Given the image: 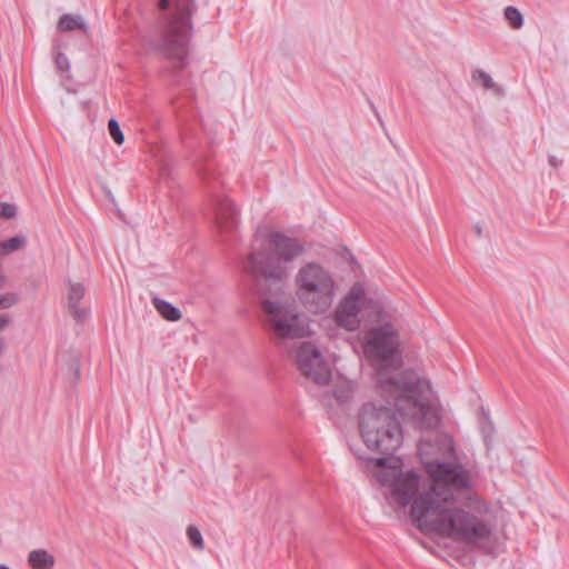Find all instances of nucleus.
<instances>
[{"label":"nucleus","mask_w":569,"mask_h":569,"mask_svg":"<svg viewBox=\"0 0 569 569\" xmlns=\"http://www.w3.org/2000/svg\"><path fill=\"white\" fill-rule=\"evenodd\" d=\"M157 311L168 321H178L181 319L182 313L172 303L160 298H153L152 300Z\"/></svg>","instance_id":"15"},{"label":"nucleus","mask_w":569,"mask_h":569,"mask_svg":"<svg viewBox=\"0 0 569 569\" xmlns=\"http://www.w3.org/2000/svg\"><path fill=\"white\" fill-rule=\"evenodd\" d=\"M475 229H476V233L480 237L482 234V228L477 223Z\"/></svg>","instance_id":"34"},{"label":"nucleus","mask_w":569,"mask_h":569,"mask_svg":"<svg viewBox=\"0 0 569 569\" xmlns=\"http://www.w3.org/2000/svg\"><path fill=\"white\" fill-rule=\"evenodd\" d=\"M160 39L154 49L174 67L182 68L193 32L192 16L197 11L196 0H159Z\"/></svg>","instance_id":"3"},{"label":"nucleus","mask_w":569,"mask_h":569,"mask_svg":"<svg viewBox=\"0 0 569 569\" xmlns=\"http://www.w3.org/2000/svg\"><path fill=\"white\" fill-rule=\"evenodd\" d=\"M24 236H14L0 242V256H7L12 251L22 249L26 246Z\"/></svg>","instance_id":"18"},{"label":"nucleus","mask_w":569,"mask_h":569,"mask_svg":"<svg viewBox=\"0 0 569 569\" xmlns=\"http://www.w3.org/2000/svg\"><path fill=\"white\" fill-rule=\"evenodd\" d=\"M379 393L388 403H392L402 417L417 420L422 428L432 429L438 423L435 409L423 400L425 386L428 382L412 370H405L397 379L379 373Z\"/></svg>","instance_id":"4"},{"label":"nucleus","mask_w":569,"mask_h":569,"mask_svg":"<svg viewBox=\"0 0 569 569\" xmlns=\"http://www.w3.org/2000/svg\"><path fill=\"white\" fill-rule=\"evenodd\" d=\"M365 298V290L360 284L352 286L350 292L339 302L335 311V321L338 327L355 331L360 327V305Z\"/></svg>","instance_id":"12"},{"label":"nucleus","mask_w":569,"mask_h":569,"mask_svg":"<svg viewBox=\"0 0 569 569\" xmlns=\"http://www.w3.org/2000/svg\"><path fill=\"white\" fill-rule=\"evenodd\" d=\"M453 492L437 486L422 492L411 505L410 517L418 529L466 543L488 540L491 526L481 517L455 507Z\"/></svg>","instance_id":"1"},{"label":"nucleus","mask_w":569,"mask_h":569,"mask_svg":"<svg viewBox=\"0 0 569 569\" xmlns=\"http://www.w3.org/2000/svg\"><path fill=\"white\" fill-rule=\"evenodd\" d=\"M108 130H109V134L111 136V138L114 140V142L117 144H122L123 141H124V134L120 128V124L118 122V120L116 119H110L108 121Z\"/></svg>","instance_id":"23"},{"label":"nucleus","mask_w":569,"mask_h":569,"mask_svg":"<svg viewBox=\"0 0 569 569\" xmlns=\"http://www.w3.org/2000/svg\"><path fill=\"white\" fill-rule=\"evenodd\" d=\"M548 161L553 168H558L561 164V160H558L555 156H549Z\"/></svg>","instance_id":"32"},{"label":"nucleus","mask_w":569,"mask_h":569,"mask_svg":"<svg viewBox=\"0 0 569 569\" xmlns=\"http://www.w3.org/2000/svg\"><path fill=\"white\" fill-rule=\"evenodd\" d=\"M297 297L312 313L327 312L335 300L337 286L331 273L321 264L308 262L296 274Z\"/></svg>","instance_id":"6"},{"label":"nucleus","mask_w":569,"mask_h":569,"mask_svg":"<svg viewBox=\"0 0 569 569\" xmlns=\"http://www.w3.org/2000/svg\"><path fill=\"white\" fill-rule=\"evenodd\" d=\"M397 331L390 323L371 330L367 348L377 361L376 376L377 388L379 389V373L383 372L389 379H397L400 375H390V370L397 369L401 361L398 355Z\"/></svg>","instance_id":"8"},{"label":"nucleus","mask_w":569,"mask_h":569,"mask_svg":"<svg viewBox=\"0 0 569 569\" xmlns=\"http://www.w3.org/2000/svg\"><path fill=\"white\" fill-rule=\"evenodd\" d=\"M17 214V208L12 203L2 202L0 203V217L11 219Z\"/></svg>","instance_id":"26"},{"label":"nucleus","mask_w":569,"mask_h":569,"mask_svg":"<svg viewBox=\"0 0 569 569\" xmlns=\"http://www.w3.org/2000/svg\"><path fill=\"white\" fill-rule=\"evenodd\" d=\"M187 536L194 548L198 550H202L204 548L202 533L196 526H189L187 528Z\"/></svg>","instance_id":"22"},{"label":"nucleus","mask_w":569,"mask_h":569,"mask_svg":"<svg viewBox=\"0 0 569 569\" xmlns=\"http://www.w3.org/2000/svg\"><path fill=\"white\" fill-rule=\"evenodd\" d=\"M296 361L302 375L315 383L326 385L331 379L330 365L315 345L302 342L297 350Z\"/></svg>","instance_id":"10"},{"label":"nucleus","mask_w":569,"mask_h":569,"mask_svg":"<svg viewBox=\"0 0 569 569\" xmlns=\"http://www.w3.org/2000/svg\"><path fill=\"white\" fill-rule=\"evenodd\" d=\"M333 397L338 400V402H345L349 398L348 391L343 389H336L333 391Z\"/></svg>","instance_id":"30"},{"label":"nucleus","mask_w":569,"mask_h":569,"mask_svg":"<svg viewBox=\"0 0 569 569\" xmlns=\"http://www.w3.org/2000/svg\"><path fill=\"white\" fill-rule=\"evenodd\" d=\"M469 506H477L478 509L488 510V506L485 501L480 500L476 493L468 496Z\"/></svg>","instance_id":"29"},{"label":"nucleus","mask_w":569,"mask_h":569,"mask_svg":"<svg viewBox=\"0 0 569 569\" xmlns=\"http://www.w3.org/2000/svg\"><path fill=\"white\" fill-rule=\"evenodd\" d=\"M483 415V423L481 426V432L483 435L485 442L488 445L489 440L491 439V436L493 433V425L489 419V412L482 410Z\"/></svg>","instance_id":"24"},{"label":"nucleus","mask_w":569,"mask_h":569,"mask_svg":"<svg viewBox=\"0 0 569 569\" xmlns=\"http://www.w3.org/2000/svg\"><path fill=\"white\" fill-rule=\"evenodd\" d=\"M28 565L32 569H52L56 558L46 549H34L28 555Z\"/></svg>","instance_id":"14"},{"label":"nucleus","mask_w":569,"mask_h":569,"mask_svg":"<svg viewBox=\"0 0 569 569\" xmlns=\"http://www.w3.org/2000/svg\"><path fill=\"white\" fill-rule=\"evenodd\" d=\"M58 29L60 31H71L74 29H81L84 32L88 31V27L81 17H74L72 14H63L58 21Z\"/></svg>","instance_id":"17"},{"label":"nucleus","mask_w":569,"mask_h":569,"mask_svg":"<svg viewBox=\"0 0 569 569\" xmlns=\"http://www.w3.org/2000/svg\"><path fill=\"white\" fill-rule=\"evenodd\" d=\"M56 66L61 72H66L69 70L70 64L67 56L62 52H58L56 56Z\"/></svg>","instance_id":"28"},{"label":"nucleus","mask_w":569,"mask_h":569,"mask_svg":"<svg viewBox=\"0 0 569 569\" xmlns=\"http://www.w3.org/2000/svg\"><path fill=\"white\" fill-rule=\"evenodd\" d=\"M18 296L13 292L0 295V309H9L18 302Z\"/></svg>","instance_id":"25"},{"label":"nucleus","mask_w":569,"mask_h":569,"mask_svg":"<svg viewBox=\"0 0 569 569\" xmlns=\"http://www.w3.org/2000/svg\"><path fill=\"white\" fill-rule=\"evenodd\" d=\"M272 252L253 251L248 258L247 269L256 279V290L260 297H278L282 293L288 271L283 262L297 258L305 249L303 242L279 231L268 234Z\"/></svg>","instance_id":"2"},{"label":"nucleus","mask_w":569,"mask_h":569,"mask_svg":"<svg viewBox=\"0 0 569 569\" xmlns=\"http://www.w3.org/2000/svg\"><path fill=\"white\" fill-rule=\"evenodd\" d=\"M11 319L6 315H0V331L3 330L9 323Z\"/></svg>","instance_id":"31"},{"label":"nucleus","mask_w":569,"mask_h":569,"mask_svg":"<svg viewBox=\"0 0 569 569\" xmlns=\"http://www.w3.org/2000/svg\"><path fill=\"white\" fill-rule=\"evenodd\" d=\"M6 349V342L3 338H0V356L3 353Z\"/></svg>","instance_id":"33"},{"label":"nucleus","mask_w":569,"mask_h":569,"mask_svg":"<svg viewBox=\"0 0 569 569\" xmlns=\"http://www.w3.org/2000/svg\"><path fill=\"white\" fill-rule=\"evenodd\" d=\"M472 79L473 80H480L481 81V84L482 87L486 89V90H492L493 93L497 96V97H505V89L497 84L492 78L490 77L489 73H487L486 71H483L482 69H477L472 72Z\"/></svg>","instance_id":"16"},{"label":"nucleus","mask_w":569,"mask_h":569,"mask_svg":"<svg viewBox=\"0 0 569 569\" xmlns=\"http://www.w3.org/2000/svg\"><path fill=\"white\" fill-rule=\"evenodd\" d=\"M383 457H377V458H370V457H366V456H358V458L360 460H365V461H368L370 463H373L376 467H387L389 468L390 470L389 471H393V470H400L398 467H395L391 465V458L389 457L390 455H382Z\"/></svg>","instance_id":"21"},{"label":"nucleus","mask_w":569,"mask_h":569,"mask_svg":"<svg viewBox=\"0 0 569 569\" xmlns=\"http://www.w3.org/2000/svg\"><path fill=\"white\" fill-rule=\"evenodd\" d=\"M503 14L512 29H520L523 26V17L518 8L508 6L505 8Z\"/></svg>","instance_id":"19"},{"label":"nucleus","mask_w":569,"mask_h":569,"mask_svg":"<svg viewBox=\"0 0 569 569\" xmlns=\"http://www.w3.org/2000/svg\"><path fill=\"white\" fill-rule=\"evenodd\" d=\"M426 471L435 481L431 487L443 486L452 491L471 488L470 472L460 463H451L447 461L433 460L425 463Z\"/></svg>","instance_id":"9"},{"label":"nucleus","mask_w":569,"mask_h":569,"mask_svg":"<svg viewBox=\"0 0 569 569\" xmlns=\"http://www.w3.org/2000/svg\"><path fill=\"white\" fill-rule=\"evenodd\" d=\"M6 283V277L3 274H0V288L3 287Z\"/></svg>","instance_id":"35"},{"label":"nucleus","mask_w":569,"mask_h":569,"mask_svg":"<svg viewBox=\"0 0 569 569\" xmlns=\"http://www.w3.org/2000/svg\"><path fill=\"white\" fill-rule=\"evenodd\" d=\"M261 306L267 315L269 329L278 339H296L307 336V317L298 312L292 305L266 298L262 299Z\"/></svg>","instance_id":"7"},{"label":"nucleus","mask_w":569,"mask_h":569,"mask_svg":"<svg viewBox=\"0 0 569 569\" xmlns=\"http://www.w3.org/2000/svg\"><path fill=\"white\" fill-rule=\"evenodd\" d=\"M0 569H10L7 565H0Z\"/></svg>","instance_id":"36"},{"label":"nucleus","mask_w":569,"mask_h":569,"mask_svg":"<svg viewBox=\"0 0 569 569\" xmlns=\"http://www.w3.org/2000/svg\"><path fill=\"white\" fill-rule=\"evenodd\" d=\"M84 296V288L81 283L78 282H69V291H68V306L76 307L80 303L81 299Z\"/></svg>","instance_id":"20"},{"label":"nucleus","mask_w":569,"mask_h":569,"mask_svg":"<svg viewBox=\"0 0 569 569\" xmlns=\"http://www.w3.org/2000/svg\"><path fill=\"white\" fill-rule=\"evenodd\" d=\"M216 220L218 227L223 231L236 229L239 223V211L237 206L228 197H223L217 203Z\"/></svg>","instance_id":"13"},{"label":"nucleus","mask_w":569,"mask_h":569,"mask_svg":"<svg viewBox=\"0 0 569 569\" xmlns=\"http://www.w3.org/2000/svg\"><path fill=\"white\" fill-rule=\"evenodd\" d=\"M381 483H388L391 488L392 498L401 506L406 507L412 503L420 487V477L415 471L402 472V470L385 471L379 476Z\"/></svg>","instance_id":"11"},{"label":"nucleus","mask_w":569,"mask_h":569,"mask_svg":"<svg viewBox=\"0 0 569 569\" xmlns=\"http://www.w3.org/2000/svg\"><path fill=\"white\" fill-rule=\"evenodd\" d=\"M69 310L78 322H83L88 317V310L86 308H81L79 305L76 307H69Z\"/></svg>","instance_id":"27"},{"label":"nucleus","mask_w":569,"mask_h":569,"mask_svg":"<svg viewBox=\"0 0 569 569\" xmlns=\"http://www.w3.org/2000/svg\"><path fill=\"white\" fill-rule=\"evenodd\" d=\"M359 429L366 447L380 455H393L402 445V428L395 409L365 403L359 412Z\"/></svg>","instance_id":"5"},{"label":"nucleus","mask_w":569,"mask_h":569,"mask_svg":"<svg viewBox=\"0 0 569 569\" xmlns=\"http://www.w3.org/2000/svg\"><path fill=\"white\" fill-rule=\"evenodd\" d=\"M79 376H80V369L78 368V369L76 370V377H77V378H79Z\"/></svg>","instance_id":"37"}]
</instances>
